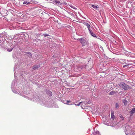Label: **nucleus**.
<instances>
[{"label": "nucleus", "instance_id": "obj_25", "mask_svg": "<svg viewBox=\"0 0 135 135\" xmlns=\"http://www.w3.org/2000/svg\"><path fill=\"white\" fill-rule=\"evenodd\" d=\"M82 102H79L78 104H75V105H76L79 106L80 105L81 103Z\"/></svg>", "mask_w": 135, "mask_h": 135}, {"label": "nucleus", "instance_id": "obj_3", "mask_svg": "<svg viewBox=\"0 0 135 135\" xmlns=\"http://www.w3.org/2000/svg\"><path fill=\"white\" fill-rule=\"evenodd\" d=\"M119 86L124 90H127L131 88V87L129 86L128 85L126 84L124 82L121 83L119 84Z\"/></svg>", "mask_w": 135, "mask_h": 135}, {"label": "nucleus", "instance_id": "obj_32", "mask_svg": "<svg viewBox=\"0 0 135 135\" xmlns=\"http://www.w3.org/2000/svg\"><path fill=\"white\" fill-rule=\"evenodd\" d=\"M14 74H15V71L14 70Z\"/></svg>", "mask_w": 135, "mask_h": 135}, {"label": "nucleus", "instance_id": "obj_27", "mask_svg": "<svg viewBox=\"0 0 135 135\" xmlns=\"http://www.w3.org/2000/svg\"><path fill=\"white\" fill-rule=\"evenodd\" d=\"M129 65V64L126 65H124L123 66V67H126L128 68Z\"/></svg>", "mask_w": 135, "mask_h": 135}, {"label": "nucleus", "instance_id": "obj_14", "mask_svg": "<svg viewBox=\"0 0 135 135\" xmlns=\"http://www.w3.org/2000/svg\"><path fill=\"white\" fill-rule=\"evenodd\" d=\"M120 62L122 64H126V60H123V59H121L120 60Z\"/></svg>", "mask_w": 135, "mask_h": 135}, {"label": "nucleus", "instance_id": "obj_22", "mask_svg": "<svg viewBox=\"0 0 135 135\" xmlns=\"http://www.w3.org/2000/svg\"><path fill=\"white\" fill-rule=\"evenodd\" d=\"M26 53L28 54V56H29V57H30L31 56L32 54L30 52H28Z\"/></svg>", "mask_w": 135, "mask_h": 135}, {"label": "nucleus", "instance_id": "obj_29", "mask_svg": "<svg viewBox=\"0 0 135 135\" xmlns=\"http://www.w3.org/2000/svg\"><path fill=\"white\" fill-rule=\"evenodd\" d=\"M12 91L14 93H17V91H16L15 90L13 91V90H12Z\"/></svg>", "mask_w": 135, "mask_h": 135}, {"label": "nucleus", "instance_id": "obj_19", "mask_svg": "<svg viewBox=\"0 0 135 135\" xmlns=\"http://www.w3.org/2000/svg\"><path fill=\"white\" fill-rule=\"evenodd\" d=\"M13 49V48L12 47L10 49L9 48H8L7 49V51L9 52L11 51Z\"/></svg>", "mask_w": 135, "mask_h": 135}, {"label": "nucleus", "instance_id": "obj_8", "mask_svg": "<svg viewBox=\"0 0 135 135\" xmlns=\"http://www.w3.org/2000/svg\"><path fill=\"white\" fill-rule=\"evenodd\" d=\"M46 94L48 95L49 96H51L52 95V92L50 91L47 90L46 91Z\"/></svg>", "mask_w": 135, "mask_h": 135}, {"label": "nucleus", "instance_id": "obj_16", "mask_svg": "<svg viewBox=\"0 0 135 135\" xmlns=\"http://www.w3.org/2000/svg\"><path fill=\"white\" fill-rule=\"evenodd\" d=\"M70 6L72 8H73V9H77L74 6L72 5V4H70Z\"/></svg>", "mask_w": 135, "mask_h": 135}, {"label": "nucleus", "instance_id": "obj_7", "mask_svg": "<svg viewBox=\"0 0 135 135\" xmlns=\"http://www.w3.org/2000/svg\"><path fill=\"white\" fill-rule=\"evenodd\" d=\"M91 6L93 8L97 10H98V5L96 6L95 5H91Z\"/></svg>", "mask_w": 135, "mask_h": 135}, {"label": "nucleus", "instance_id": "obj_12", "mask_svg": "<svg viewBox=\"0 0 135 135\" xmlns=\"http://www.w3.org/2000/svg\"><path fill=\"white\" fill-rule=\"evenodd\" d=\"M111 117L112 119H114V112H112L111 113Z\"/></svg>", "mask_w": 135, "mask_h": 135}, {"label": "nucleus", "instance_id": "obj_6", "mask_svg": "<svg viewBox=\"0 0 135 135\" xmlns=\"http://www.w3.org/2000/svg\"><path fill=\"white\" fill-rule=\"evenodd\" d=\"M40 66L39 65H34L33 66L32 69L34 70H36L39 68Z\"/></svg>", "mask_w": 135, "mask_h": 135}, {"label": "nucleus", "instance_id": "obj_24", "mask_svg": "<svg viewBox=\"0 0 135 135\" xmlns=\"http://www.w3.org/2000/svg\"><path fill=\"white\" fill-rule=\"evenodd\" d=\"M120 117L121 119V120H124V118L122 115H121L120 116Z\"/></svg>", "mask_w": 135, "mask_h": 135}, {"label": "nucleus", "instance_id": "obj_13", "mask_svg": "<svg viewBox=\"0 0 135 135\" xmlns=\"http://www.w3.org/2000/svg\"><path fill=\"white\" fill-rule=\"evenodd\" d=\"M53 3L55 5H56V4H59L60 3V1L57 0H55L53 1Z\"/></svg>", "mask_w": 135, "mask_h": 135}, {"label": "nucleus", "instance_id": "obj_1", "mask_svg": "<svg viewBox=\"0 0 135 135\" xmlns=\"http://www.w3.org/2000/svg\"><path fill=\"white\" fill-rule=\"evenodd\" d=\"M33 99L34 101L36 102L41 105L48 107V105L47 104V102L43 98H40L38 96H36L34 97Z\"/></svg>", "mask_w": 135, "mask_h": 135}, {"label": "nucleus", "instance_id": "obj_9", "mask_svg": "<svg viewBox=\"0 0 135 135\" xmlns=\"http://www.w3.org/2000/svg\"><path fill=\"white\" fill-rule=\"evenodd\" d=\"M135 112V108H133L132 110L129 112L130 113V114L131 115H132Z\"/></svg>", "mask_w": 135, "mask_h": 135}, {"label": "nucleus", "instance_id": "obj_15", "mask_svg": "<svg viewBox=\"0 0 135 135\" xmlns=\"http://www.w3.org/2000/svg\"><path fill=\"white\" fill-rule=\"evenodd\" d=\"M123 102L124 103L125 105H126L127 104V101L126 99H124L123 100Z\"/></svg>", "mask_w": 135, "mask_h": 135}, {"label": "nucleus", "instance_id": "obj_2", "mask_svg": "<svg viewBox=\"0 0 135 135\" xmlns=\"http://www.w3.org/2000/svg\"><path fill=\"white\" fill-rule=\"evenodd\" d=\"M79 41L83 46L86 45L88 43V41L85 37H83L80 38Z\"/></svg>", "mask_w": 135, "mask_h": 135}, {"label": "nucleus", "instance_id": "obj_30", "mask_svg": "<svg viewBox=\"0 0 135 135\" xmlns=\"http://www.w3.org/2000/svg\"><path fill=\"white\" fill-rule=\"evenodd\" d=\"M2 33H0V38L1 37V36L2 37Z\"/></svg>", "mask_w": 135, "mask_h": 135}, {"label": "nucleus", "instance_id": "obj_4", "mask_svg": "<svg viewBox=\"0 0 135 135\" xmlns=\"http://www.w3.org/2000/svg\"><path fill=\"white\" fill-rule=\"evenodd\" d=\"M85 26H86L88 28V29L89 31H90V24L88 23L85 22L84 23Z\"/></svg>", "mask_w": 135, "mask_h": 135}, {"label": "nucleus", "instance_id": "obj_31", "mask_svg": "<svg viewBox=\"0 0 135 135\" xmlns=\"http://www.w3.org/2000/svg\"><path fill=\"white\" fill-rule=\"evenodd\" d=\"M127 62H131V61H129L128 60H127Z\"/></svg>", "mask_w": 135, "mask_h": 135}, {"label": "nucleus", "instance_id": "obj_20", "mask_svg": "<svg viewBox=\"0 0 135 135\" xmlns=\"http://www.w3.org/2000/svg\"><path fill=\"white\" fill-rule=\"evenodd\" d=\"M115 108H118L119 107V105L118 103H116L115 105Z\"/></svg>", "mask_w": 135, "mask_h": 135}, {"label": "nucleus", "instance_id": "obj_11", "mask_svg": "<svg viewBox=\"0 0 135 135\" xmlns=\"http://www.w3.org/2000/svg\"><path fill=\"white\" fill-rule=\"evenodd\" d=\"M93 134L94 135H100V134L98 131H96L94 132Z\"/></svg>", "mask_w": 135, "mask_h": 135}, {"label": "nucleus", "instance_id": "obj_17", "mask_svg": "<svg viewBox=\"0 0 135 135\" xmlns=\"http://www.w3.org/2000/svg\"><path fill=\"white\" fill-rule=\"evenodd\" d=\"M71 102V101L70 100H67L66 101V104L68 105H72V104H69Z\"/></svg>", "mask_w": 135, "mask_h": 135}, {"label": "nucleus", "instance_id": "obj_21", "mask_svg": "<svg viewBox=\"0 0 135 135\" xmlns=\"http://www.w3.org/2000/svg\"><path fill=\"white\" fill-rule=\"evenodd\" d=\"M49 34L44 33L43 34V36L45 37L49 36Z\"/></svg>", "mask_w": 135, "mask_h": 135}, {"label": "nucleus", "instance_id": "obj_28", "mask_svg": "<svg viewBox=\"0 0 135 135\" xmlns=\"http://www.w3.org/2000/svg\"><path fill=\"white\" fill-rule=\"evenodd\" d=\"M15 81H13L12 82V86L14 85L15 84Z\"/></svg>", "mask_w": 135, "mask_h": 135}, {"label": "nucleus", "instance_id": "obj_18", "mask_svg": "<svg viewBox=\"0 0 135 135\" xmlns=\"http://www.w3.org/2000/svg\"><path fill=\"white\" fill-rule=\"evenodd\" d=\"M115 93V92L114 91H110L109 93V94H110V95H112L114 94Z\"/></svg>", "mask_w": 135, "mask_h": 135}, {"label": "nucleus", "instance_id": "obj_26", "mask_svg": "<svg viewBox=\"0 0 135 135\" xmlns=\"http://www.w3.org/2000/svg\"><path fill=\"white\" fill-rule=\"evenodd\" d=\"M68 13H69V14L70 15L72 16H74V15L71 12H68Z\"/></svg>", "mask_w": 135, "mask_h": 135}, {"label": "nucleus", "instance_id": "obj_23", "mask_svg": "<svg viewBox=\"0 0 135 135\" xmlns=\"http://www.w3.org/2000/svg\"><path fill=\"white\" fill-rule=\"evenodd\" d=\"M60 3V5H61V6H62V5H63V4L66 5V3L65 2H64V3Z\"/></svg>", "mask_w": 135, "mask_h": 135}, {"label": "nucleus", "instance_id": "obj_5", "mask_svg": "<svg viewBox=\"0 0 135 135\" xmlns=\"http://www.w3.org/2000/svg\"><path fill=\"white\" fill-rule=\"evenodd\" d=\"M30 2H29V1H24L23 2V4H26L27 5H29L30 4H31Z\"/></svg>", "mask_w": 135, "mask_h": 135}, {"label": "nucleus", "instance_id": "obj_10", "mask_svg": "<svg viewBox=\"0 0 135 135\" xmlns=\"http://www.w3.org/2000/svg\"><path fill=\"white\" fill-rule=\"evenodd\" d=\"M89 32L90 33V34L92 36H93L94 37H97V36L95 34L93 33L91 31V30H90V31H89Z\"/></svg>", "mask_w": 135, "mask_h": 135}]
</instances>
